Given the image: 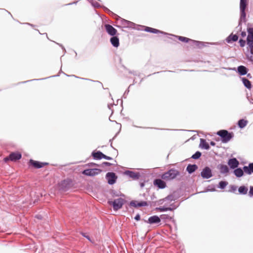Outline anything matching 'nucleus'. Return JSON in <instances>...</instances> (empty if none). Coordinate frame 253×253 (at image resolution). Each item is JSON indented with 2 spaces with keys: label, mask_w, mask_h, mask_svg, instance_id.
<instances>
[{
  "label": "nucleus",
  "mask_w": 253,
  "mask_h": 253,
  "mask_svg": "<svg viewBox=\"0 0 253 253\" xmlns=\"http://www.w3.org/2000/svg\"><path fill=\"white\" fill-rule=\"evenodd\" d=\"M179 174L180 172L178 170L171 169L163 173L161 175V178L166 181H170L175 178Z\"/></svg>",
  "instance_id": "obj_1"
},
{
  "label": "nucleus",
  "mask_w": 253,
  "mask_h": 253,
  "mask_svg": "<svg viewBox=\"0 0 253 253\" xmlns=\"http://www.w3.org/2000/svg\"><path fill=\"white\" fill-rule=\"evenodd\" d=\"M217 134L222 138V141L224 143L228 142L233 136V133H229L226 130H220L217 132Z\"/></svg>",
  "instance_id": "obj_2"
},
{
  "label": "nucleus",
  "mask_w": 253,
  "mask_h": 253,
  "mask_svg": "<svg viewBox=\"0 0 253 253\" xmlns=\"http://www.w3.org/2000/svg\"><path fill=\"white\" fill-rule=\"evenodd\" d=\"M125 202L124 199L123 198H119L115 199L113 201H109L108 202L110 205H112L114 210L117 211L121 209Z\"/></svg>",
  "instance_id": "obj_3"
},
{
  "label": "nucleus",
  "mask_w": 253,
  "mask_h": 253,
  "mask_svg": "<svg viewBox=\"0 0 253 253\" xmlns=\"http://www.w3.org/2000/svg\"><path fill=\"white\" fill-rule=\"evenodd\" d=\"M72 183V180L70 179L61 181L58 184L59 190L63 191L67 190L71 187Z\"/></svg>",
  "instance_id": "obj_4"
},
{
  "label": "nucleus",
  "mask_w": 253,
  "mask_h": 253,
  "mask_svg": "<svg viewBox=\"0 0 253 253\" xmlns=\"http://www.w3.org/2000/svg\"><path fill=\"white\" fill-rule=\"evenodd\" d=\"M100 172L101 170L99 169H85L82 172V173L87 176H93L98 174Z\"/></svg>",
  "instance_id": "obj_5"
},
{
  "label": "nucleus",
  "mask_w": 253,
  "mask_h": 253,
  "mask_svg": "<svg viewBox=\"0 0 253 253\" xmlns=\"http://www.w3.org/2000/svg\"><path fill=\"white\" fill-rule=\"evenodd\" d=\"M29 166H31L34 168L40 169L47 165L48 163L40 162L31 159L29 161Z\"/></svg>",
  "instance_id": "obj_6"
},
{
  "label": "nucleus",
  "mask_w": 253,
  "mask_h": 253,
  "mask_svg": "<svg viewBox=\"0 0 253 253\" xmlns=\"http://www.w3.org/2000/svg\"><path fill=\"white\" fill-rule=\"evenodd\" d=\"M92 156H93L94 159H97V160H100L102 158H104V159H105L108 160H111L113 159L112 158L104 155L100 151L92 152Z\"/></svg>",
  "instance_id": "obj_7"
},
{
  "label": "nucleus",
  "mask_w": 253,
  "mask_h": 253,
  "mask_svg": "<svg viewBox=\"0 0 253 253\" xmlns=\"http://www.w3.org/2000/svg\"><path fill=\"white\" fill-rule=\"evenodd\" d=\"M106 178L109 184H113L116 182L117 176L114 172H108L106 174Z\"/></svg>",
  "instance_id": "obj_8"
},
{
  "label": "nucleus",
  "mask_w": 253,
  "mask_h": 253,
  "mask_svg": "<svg viewBox=\"0 0 253 253\" xmlns=\"http://www.w3.org/2000/svg\"><path fill=\"white\" fill-rule=\"evenodd\" d=\"M201 174L203 178L206 179H208L212 176L211 169L207 167L203 169Z\"/></svg>",
  "instance_id": "obj_9"
},
{
  "label": "nucleus",
  "mask_w": 253,
  "mask_h": 253,
  "mask_svg": "<svg viewBox=\"0 0 253 253\" xmlns=\"http://www.w3.org/2000/svg\"><path fill=\"white\" fill-rule=\"evenodd\" d=\"M105 28L106 32L111 36H114L116 35L117 31L112 26L109 24H105Z\"/></svg>",
  "instance_id": "obj_10"
},
{
  "label": "nucleus",
  "mask_w": 253,
  "mask_h": 253,
  "mask_svg": "<svg viewBox=\"0 0 253 253\" xmlns=\"http://www.w3.org/2000/svg\"><path fill=\"white\" fill-rule=\"evenodd\" d=\"M154 184L161 189L165 188L166 187V182L160 179H155L154 181Z\"/></svg>",
  "instance_id": "obj_11"
},
{
  "label": "nucleus",
  "mask_w": 253,
  "mask_h": 253,
  "mask_svg": "<svg viewBox=\"0 0 253 253\" xmlns=\"http://www.w3.org/2000/svg\"><path fill=\"white\" fill-rule=\"evenodd\" d=\"M248 32L247 44H252L253 42V28H249Z\"/></svg>",
  "instance_id": "obj_12"
},
{
  "label": "nucleus",
  "mask_w": 253,
  "mask_h": 253,
  "mask_svg": "<svg viewBox=\"0 0 253 253\" xmlns=\"http://www.w3.org/2000/svg\"><path fill=\"white\" fill-rule=\"evenodd\" d=\"M240 10L241 17H245L246 16L245 9L247 5V1H240Z\"/></svg>",
  "instance_id": "obj_13"
},
{
  "label": "nucleus",
  "mask_w": 253,
  "mask_h": 253,
  "mask_svg": "<svg viewBox=\"0 0 253 253\" xmlns=\"http://www.w3.org/2000/svg\"><path fill=\"white\" fill-rule=\"evenodd\" d=\"M228 164L231 169H235L238 167L239 165V162L236 158L229 159Z\"/></svg>",
  "instance_id": "obj_14"
},
{
  "label": "nucleus",
  "mask_w": 253,
  "mask_h": 253,
  "mask_svg": "<svg viewBox=\"0 0 253 253\" xmlns=\"http://www.w3.org/2000/svg\"><path fill=\"white\" fill-rule=\"evenodd\" d=\"M161 221V219L157 215H154L148 218V222L150 224L158 223Z\"/></svg>",
  "instance_id": "obj_15"
},
{
  "label": "nucleus",
  "mask_w": 253,
  "mask_h": 253,
  "mask_svg": "<svg viewBox=\"0 0 253 253\" xmlns=\"http://www.w3.org/2000/svg\"><path fill=\"white\" fill-rule=\"evenodd\" d=\"M244 172L248 174H251L253 173V163L249 164V166H245L243 168Z\"/></svg>",
  "instance_id": "obj_16"
},
{
  "label": "nucleus",
  "mask_w": 253,
  "mask_h": 253,
  "mask_svg": "<svg viewBox=\"0 0 253 253\" xmlns=\"http://www.w3.org/2000/svg\"><path fill=\"white\" fill-rule=\"evenodd\" d=\"M110 42L114 47H117L119 46V40L117 37L114 36L112 37L110 39Z\"/></svg>",
  "instance_id": "obj_17"
},
{
  "label": "nucleus",
  "mask_w": 253,
  "mask_h": 253,
  "mask_svg": "<svg viewBox=\"0 0 253 253\" xmlns=\"http://www.w3.org/2000/svg\"><path fill=\"white\" fill-rule=\"evenodd\" d=\"M199 146L206 150H208L210 149V146L209 144L206 142V140L203 138L200 139V143Z\"/></svg>",
  "instance_id": "obj_18"
},
{
  "label": "nucleus",
  "mask_w": 253,
  "mask_h": 253,
  "mask_svg": "<svg viewBox=\"0 0 253 253\" xmlns=\"http://www.w3.org/2000/svg\"><path fill=\"white\" fill-rule=\"evenodd\" d=\"M130 205L135 207H143L147 206V203L146 202H137L136 201H131L130 202Z\"/></svg>",
  "instance_id": "obj_19"
},
{
  "label": "nucleus",
  "mask_w": 253,
  "mask_h": 253,
  "mask_svg": "<svg viewBox=\"0 0 253 253\" xmlns=\"http://www.w3.org/2000/svg\"><path fill=\"white\" fill-rule=\"evenodd\" d=\"M238 71L240 75H245L247 73V69L244 66H240L238 67Z\"/></svg>",
  "instance_id": "obj_20"
},
{
  "label": "nucleus",
  "mask_w": 253,
  "mask_h": 253,
  "mask_svg": "<svg viewBox=\"0 0 253 253\" xmlns=\"http://www.w3.org/2000/svg\"><path fill=\"white\" fill-rule=\"evenodd\" d=\"M218 168L222 173H226L229 171L228 168L226 165H220L218 166Z\"/></svg>",
  "instance_id": "obj_21"
},
{
  "label": "nucleus",
  "mask_w": 253,
  "mask_h": 253,
  "mask_svg": "<svg viewBox=\"0 0 253 253\" xmlns=\"http://www.w3.org/2000/svg\"><path fill=\"white\" fill-rule=\"evenodd\" d=\"M242 81L244 85L248 89H251L252 88V84L251 82L248 80L247 79L245 78H242Z\"/></svg>",
  "instance_id": "obj_22"
},
{
  "label": "nucleus",
  "mask_w": 253,
  "mask_h": 253,
  "mask_svg": "<svg viewBox=\"0 0 253 253\" xmlns=\"http://www.w3.org/2000/svg\"><path fill=\"white\" fill-rule=\"evenodd\" d=\"M238 37L236 35H230L226 39V42L228 43L231 42L232 41L236 42L238 40Z\"/></svg>",
  "instance_id": "obj_23"
},
{
  "label": "nucleus",
  "mask_w": 253,
  "mask_h": 253,
  "mask_svg": "<svg viewBox=\"0 0 253 253\" xmlns=\"http://www.w3.org/2000/svg\"><path fill=\"white\" fill-rule=\"evenodd\" d=\"M9 160L11 161H16V154L15 153H12L8 157H5L4 159V161L5 162H7Z\"/></svg>",
  "instance_id": "obj_24"
},
{
  "label": "nucleus",
  "mask_w": 253,
  "mask_h": 253,
  "mask_svg": "<svg viewBox=\"0 0 253 253\" xmlns=\"http://www.w3.org/2000/svg\"><path fill=\"white\" fill-rule=\"evenodd\" d=\"M197 168L198 167L196 165H189L186 168V170L189 173H191L195 171Z\"/></svg>",
  "instance_id": "obj_25"
},
{
  "label": "nucleus",
  "mask_w": 253,
  "mask_h": 253,
  "mask_svg": "<svg viewBox=\"0 0 253 253\" xmlns=\"http://www.w3.org/2000/svg\"><path fill=\"white\" fill-rule=\"evenodd\" d=\"M244 171L241 168H238L234 170V173L237 177H240L243 176Z\"/></svg>",
  "instance_id": "obj_26"
},
{
  "label": "nucleus",
  "mask_w": 253,
  "mask_h": 253,
  "mask_svg": "<svg viewBox=\"0 0 253 253\" xmlns=\"http://www.w3.org/2000/svg\"><path fill=\"white\" fill-rule=\"evenodd\" d=\"M248 124V121L244 119L240 120L238 121V125L239 127L242 128L245 127Z\"/></svg>",
  "instance_id": "obj_27"
},
{
  "label": "nucleus",
  "mask_w": 253,
  "mask_h": 253,
  "mask_svg": "<svg viewBox=\"0 0 253 253\" xmlns=\"http://www.w3.org/2000/svg\"><path fill=\"white\" fill-rule=\"evenodd\" d=\"M248 190V188L245 186H240L238 189L239 192L242 194H246L247 193Z\"/></svg>",
  "instance_id": "obj_28"
},
{
  "label": "nucleus",
  "mask_w": 253,
  "mask_h": 253,
  "mask_svg": "<svg viewBox=\"0 0 253 253\" xmlns=\"http://www.w3.org/2000/svg\"><path fill=\"white\" fill-rule=\"evenodd\" d=\"M178 39L181 42H188L189 41H193L192 40L187 38L186 37H182V36H178Z\"/></svg>",
  "instance_id": "obj_29"
},
{
  "label": "nucleus",
  "mask_w": 253,
  "mask_h": 253,
  "mask_svg": "<svg viewBox=\"0 0 253 253\" xmlns=\"http://www.w3.org/2000/svg\"><path fill=\"white\" fill-rule=\"evenodd\" d=\"M156 210L159 211H171L172 209L171 208L159 207L156 208Z\"/></svg>",
  "instance_id": "obj_30"
},
{
  "label": "nucleus",
  "mask_w": 253,
  "mask_h": 253,
  "mask_svg": "<svg viewBox=\"0 0 253 253\" xmlns=\"http://www.w3.org/2000/svg\"><path fill=\"white\" fill-rule=\"evenodd\" d=\"M145 31L147 32L153 33H158L160 32L158 30H157L156 29H154L152 28H150V27H147L145 29Z\"/></svg>",
  "instance_id": "obj_31"
},
{
  "label": "nucleus",
  "mask_w": 253,
  "mask_h": 253,
  "mask_svg": "<svg viewBox=\"0 0 253 253\" xmlns=\"http://www.w3.org/2000/svg\"><path fill=\"white\" fill-rule=\"evenodd\" d=\"M201 156V153L197 151L196 152L193 156H192V158L194 159H199Z\"/></svg>",
  "instance_id": "obj_32"
},
{
  "label": "nucleus",
  "mask_w": 253,
  "mask_h": 253,
  "mask_svg": "<svg viewBox=\"0 0 253 253\" xmlns=\"http://www.w3.org/2000/svg\"><path fill=\"white\" fill-rule=\"evenodd\" d=\"M227 184L228 183L227 182L223 181H220L219 183V187L221 189H224L227 186Z\"/></svg>",
  "instance_id": "obj_33"
},
{
  "label": "nucleus",
  "mask_w": 253,
  "mask_h": 253,
  "mask_svg": "<svg viewBox=\"0 0 253 253\" xmlns=\"http://www.w3.org/2000/svg\"><path fill=\"white\" fill-rule=\"evenodd\" d=\"M90 2L93 6L95 8H98L101 6L100 4L97 1H90Z\"/></svg>",
  "instance_id": "obj_34"
},
{
  "label": "nucleus",
  "mask_w": 253,
  "mask_h": 253,
  "mask_svg": "<svg viewBox=\"0 0 253 253\" xmlns=\"http://www.w3.org/2000/svg\"><path fill=\"white\" fill-rule=\"evenodd\" d=\"M239 43H240V46L241 47H243L245 45L246 41L245 40L241 39L239 41Z\"/></svg>",
  "instance_id": "obj_35"
},
{
  "label": "nucleus",
  "mask_w": 253,
  "mask_h": 253,
  "mask_svg": "<svg viewBox=\"0 0 253 253\" xmlns=\"http://www.w3.org/2000/svg\"><path fill=\"white\" fill-rule=\"evenodd\" d=\"M249 195L250 197L253 196V186L250 187Z\"/></svg>",
  "instance_id": "obj_36"
},
{
  "label": "nucleus",
  "mask_w": 253,
  "mask_h": 253,
  "mask_svg": "<svg viewBox=\"0 0 253 253\" xmlns=\"http://www.w3.org/2000/svg\"><path fill=\"white\" fill-rule=\"evenodd\" d=\"M169 217V216L168 215H167V214H162V215H161L160 216V219H168Z\"/></svg>",
  "instance_id": "obj_37"
},
{
  "label": "nucleus",
  "mask_w": 253,
  "mask_h": 253,
  "mask_svg": "<svg viewBox=\"0 0 253 253\" xmlns=\"http://www.w3.org/2000/svg\"><path fill=\"white\" fill-rule=\"evenodd\" d=\"M122 24H124V25H128L129 24L130 22L127 20H126L125 19H123L122 20Z\"/></svg>",
  "instance_id": "obj_38"
},
{
  "label": "nucleus",
  "mask_w": 253,
  "mask_h": 253,
  "mask_svg": "<svg viewBox=\"0 0 253 253\" xmlns=\"http://www.w3.org/2000/svg\"><path fill=\"white\" fill-rule=\"evenodd\" d=\"M250 47L251 53L253 54V42L252 44H248Z\"/></svg>",
  "instance_id": "obj_39"
},
{
  "label": "nucleus",
  "mask_w": 253,
  "mask_h": 253,
  "mask_svg": "<svg viewBox=\"0 0 253 253\" xmlns=\"http://www.w3.org/2000/svg\"><path fill=\"white\" fill-rule=\"evenodd\" d=\"M103 165L107 166H110L112 165V164L109 162H103L102 163Z\"/></svg>",
  "instance_id": "obj_40"
},
{
  "label": "nucleus",
  "mask_w": 253,
  "mask_h": 253,
  "mask_svg": "<svg viewBox=\"0 0 253 253\" xmlns=\"http://www.w3.org/2000/svg\"><path fill=\"white\" fill-rule=\"evenodd\" d=\"M21 158V154L19 153H17V160H19Z\"/></svg>",
  "instance_id": "obj_41"
},
{
  "label": "nucleus",
  "mask_w": 253,
  "mask_h": 253,
  "mask_svg": "<svg viewBox=\"0 0 253 253\" xmlns=\"http://www.w3.org/2000/svg\"><path fill=\"white\" fill-rule=\"evenodd\" d=\"M140 218V216L139 214H137L135 217H134V219L136 220H139Z\"/></svg>",
  "instance_id": "obj_42"
},
{
  "label": "nucleus",
  "mask_w": 253,
  "mask_h": 253,
  "mask_svg": "<svg viewBox=\"0 0 253 253\" xmlns=\"http://www.w3.org/2000/svg\"><path fill=\"white\" fill-rule=\"evenodd\" d=\"M241 36L243 38H245L246 36V33L245 32H242L241 33Z\"/></svg>",
  "instance_id": "obj_43"
},
{
  "label": "nucleus",
  "mask_w": 253,
  "mask_h": 253,
  "mask_svg": "<svg viewBox=\"0 0 253 253\" xmlns=\"http://www.w3.org/2000/svg\"><path fill=\"white\" fill-rule=\"evenodd\" d=\"M231 188H232V190L234 191L236 190V186H232Z\"/></svg>",
  "instance_id": "obj_44"
},
{
  "label": "nucleus",
  "mask_w": 253,
  "mask_h": 253,
  "mask_svg": "<svg viewBox=\"0 0 253 253\" xmlns=\"http://www.w3.org/2000/svg\"><path fill=\"white\" fill-rule=\"evenodd\" d=\"M211 145L212 146H214L215 145V143L213 141H211L210 143Z\"/></svg>",
  "instance_id": "obj_45"
},
{
  "label": "nucleus",
  "mask_w": 253,
  "mask_h": 253,
  "mask_svg": "<svg viewBox=\"0 0 253 253\" xmlns=\"http://www.w3.org/2000/svg\"><path fill=\"white\" fill-rule=\"evenodd\" d=\"M247 76H248V77H249L251 78V74H248L247 75Z\"/></svg>",
  "instance_id": "obj_46"
},
{
  "label": "nucleus",
  "mask_w": 253,
  "mask_h": 253,
  "mask_svg": "<svg viewBox=\"0 0 253 253\" xmlns=\"http://www.w3.org/2000/svg\"><path fill=\"white\" fill-rule=\"evenodd\" d=\"M86 237L88 239H89V237H88L86 236Z\"/></svg>",
  "instance_id": "obj_47"
}]
</instances>
